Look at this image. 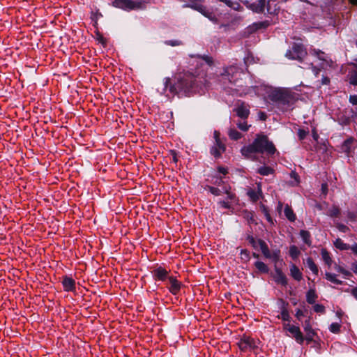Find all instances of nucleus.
Masks as SVG:
<instances>
[{"instance_id":"obj_37","label":"nucleus","mask_w":357,"mask_h":357,"mask_svg":"<svg viewBox=\"0 0 357 357\" xmlns=\"http://www.w3.org/2000/svg\"><path fill=\"white\" fill-rule=\"evenodd\" d=\"M353 141H354L353 138H350V139H348L344 141V144H343V149L345 151H347V152L349 151V146H350V144H352Z\"/></svg>"},{"instance_id":"obj_19","label":"nucleus","mask_w":357,"mask_h":357,"mask_svg":"<svg viewBox=\"0 0 357 357\" xmlns=\"http://www.w3.org/2000/svg\"><path fill=\"white\" fill-rule=\"evenodd\" d=\"M306 265L308 268L315 275H318L319 269L317 266L315 264L312 259L307 258L306 259Z\"/></svg>"},{"instance_id":"obj_10","label":"nucleus","mask_w":357,"mask_h":357,"mask_svg":"<svg viewBox=\"0 0 357 357\" xmlns=\"http://www.w3.org/2000/svg\"><path fill=\"white\" fill-rule=\"evenodd\" d=\"M235 112L237 115L242 119H246L250 114L249 107L244 102L239 104L235 109Z\"/></svg>"},{"instance_id":"obj_57","label":"nucleus","mask_w":357,"mask_h":357,"mask_svg":"<svg viewBox=\"0 0 357 357\" xmlns=\"http://www.w3.org/2000/svg\"><path fill=\"white\" fill-rule=\"evenodd\" d=\"M329 83V79L327 78V77H324L323 79H322V84H328Z\"/></svg>"},{"instance_id":"obj_56","label":"nucleus","mask_w":357,"mask_h":357,"mask_svg":"<svg viewBox=\"0 0 357 357\" xmlns=\"http://www.w3.org/2000/svg\"><path fill=\"white\" fill-rule=\"evenodd\" d=\"M351 250L356 254L357 255V244L353 245L351 247Z\"/></svg>"},{"instance_id":"obj_8","label":"nucleus","mask_w":357,"mask_h":357,"mask_svg":"<svg viewBox=\"0 0 357 357\" xmlns=\"http://www.w3.org/2000/svg\"><path fill=\"white\" fill-rule=\"evenodd\" d=\"M238 344L242 351L247 350L248 349H255L257 347V342L248 336H243Z\"/></svg>"},{"instance_id":"obj_28","label":"nucleus","mask_w":357,"mask_h":357,"mask_svg":"<svg viewBox=\"0 0 357 357\" xmlns=\"http://www.w3.org/2000/svg\"><path fill=\"white\" fill-rule=\"evenodd\" d=\"M257 172L263 176H268L273 174V169L269 167H261L258 169Z\"/></svg>"},{"instance_id":"obj_12","label":"nucleus","mask_w":357,"mask_h":357,"mask_svg":"<svg viewBox=\"0 0 357 357\" xmlns=\"http://www.w3.org/2000/svg\"><path fill=\"white\" fill-rule=\"evenodd\" d=\"M292 51L294 54L296 55L292 56V57H291L292 59L301 60L306 55V52L303 49V46L300 45H295L292 48Z\"/></svg>"},{"instance_id":"obj_47","label":"nucleus","mask_w":357,"mask_h":357,"mask_svg":"<svg viewBox=\"0 0 357 357\" xmlns=\"http://www.w3.org/2000/svg\"><path fill=\"white\" fill-rule=\"evenodd\" d=\"M167 43L172 46L180 45H181V42L179 40H169L167 42Z\"/></svg>"},{"instance_id":"obj_11","label":"nucleus","mask_w":357,"mask_h":357,"mask_svg":"<svg viewBox=\"0 0 357 357\" xmlns=\"http://www.w3.org/2000/svg\"><path fill=\"white\" fill-rule=\"evenodd\" d=\"M168 280L170 284L169 287V291L174 295L177 294L181 289V283L173 277H169Z\"/></svg>"},{"instance_id":"obj_29","label":"nucleus","mask_w":357,"mask_h":357,"mask_svg":"<svg viewBox=\"0 0 357 357\" xmlns=\"http://www.w3.org/2000/svg\"><path fill=\"white\" fill-rule=\"evenodd\" d=\"M326 278L331 281V282L337 284H341L342 283V281L339 280L336 278V275L335 274H332L330 273H326L325 274Z\"/></svg>"},{"instance_id":"obj_18","label":"nucleus","mask_w":357,"mask_h":357,"mask_svg":"<svg viewBox=\"0 0 357 357\" xmlns=\"http://www.w3.org/2000/svg\"><path fill=\"white\" fill-rule=\"evenodd\" d=\"M275 280L278 283H280L283 285H286L287 283L285 275L279 269L275 270Z\"/></svg>"},{"instance_id":"obj_2","label":"nucleus","mask_w":357,"mask_h":357,"mask_svg":"<svg viewBox=\"0 0 357 357\" xmlns=\"http://www.w3.org/2000/svg\"><path fill=\"white\" fill-rule=\"evenodd\" d=\"M194 77L190 73H179L176 77V82L174 84L170 82L169 78L165 81V93L167 96H174L176 94L183 92L188 93L192 88Z\"/></svg>"},{"instance_id":"obj_59","label":"nucleus","mask_w":357,"mask_h":357,"mask_svg":"<svg viewBox=\"0 0 357 357\" xmlns=\"http://www.w3.org/2000/svg\"><path fill=\"white\" fill-rule=\"evenodd\" d=\"M352 295L357 299V288L352 290Z\"/></svg>"},{"instance_id":"obj_1","label":"nucleus","mask_w":357,"mask_h":357,"mask_svg":"<svg viewBox=\"0 0 357 357\" xmlns=\"http://www.w3.org/2000/svg\"><path fill=\"white\" fill-rule=\"evenodd\" d=\"M276 149L273 144L265 135H257L252 144L241 149V153L247 158L254 159L255 153H266L272 155Z\"/></svg>"},{"instance_id":"obj_39","label":"nucleus","mask_w":357,"mask_h":357,"mask_svg":"<svg viewBox=\"0 0 357 357\" xmlns=\"http://www.w3.org/2000/svg\"><path fill=\"white\" fill-rule=\"evenodd\" d=\"M314 310L317 313H324L325 307L322 305L316 304L314 306Z\"/></svg>"},{"instance_id":"obj_25","label":"nucleus","mask_w":357,"mask_h":357,"mask_svg":"<svg viewBox=\"0 0 357 357\" xmlns=\"http://www.w3.org/2000/svg\"><path fill=\"white\" fill-rule=\"evenodd\" d=\"M300 236L302 238V239L303 240V241L307 245H311V240H310V234L309 231H305V230H301L300 231Z\"/></svg>"},{"instance_id":"obj_15","label":"nucleus","mask_w":357,"mask_h":357,"mask_svg":"<svg viewBox=\"0 0 357 357\" xmlns=\"http://www.w3.org/2000/svg\"><path fill=\"white\" fill-rule=\"evenodd\" d=\"M247 195L249 196L252 202H257L261 197V189L259 184L257 185V190L250 189L248 191Z\"/></svg>"},{"instance_id":"obj_38","label":"nucleus","mask_w":357,"mask_h":357,"mask_svg":"<svg viewBox=\"0 0 357 357\" xmlns=\"http://www.w3.org/2000/svg\"><path fill=\"white\" fill-rule=\"evenodd\" d=\"M261 241V239L255 240L252 237L249 238V242L252 245V247L255 249L259 248V242Z\"/></svg>"},{"instance_id":"obj_52","label":"nucleus","mask_w":357,"mask_h":357,"mask_svg":"<svg viewBox=\"0 0 357 357\" xmlns=\"http://www.w3.org/2000/svg\"><path fill=\"white\" fill-rule=\"evenodd\" d=\"M218 172L222 174H226L227 173V169L225 167H220L218 168Z\"/></svg>"},{"instance_id":"obj_50","label":"nucleus","mask_w":357,"mask_h":357,"mask_svg":"<svg viewBox=\"0 0 357 357\" xmlns=\"http://www.w3.org/2000/svg\"><path fill=\"white\" fill-rule=\"evenodd\" d=\"M347 218L351 221H354L356 220V215L353 212L349 211L347 213Z\"/></svg>"},{"instance_id":"obj_43","label":"nucleus","mask_w":357,"mask_h":357,"mask_svg":"<svg viewBox=\"0 0 357 357\" xmlns=\"http://www.w3.org/2000/svg\"><path fill=\"white\" fill-rule=\"evenodd\" d=\"M349 102L354 105H357V94L350 96Z\"/></svg>"},{"instance_id":"obj_4","label":"nucleus","mask_w":357,"mask_h":357,"mask_svg":"<svg viewBox=\"0 0 357 357\" xmlns=\"http://www.w3.org/2000/svg\"><path fill=\"white\" fill-rule=\"evenodd\" d=\"M113 5L116 8L126 10L140 9L142 7V2L132 0H114Z\"/></svg>"},{"instance_id":"obj_16","label":"nucleus","mask_w":357,"mask_h":357,"mask_svg":"<svg viewBox=\"0 0 357 357\" xmlns=\"http://www.w3.org/2000/svg\"><path fill=\"white\" fill-rule=\"evenodd\" d=\"M262 253L266 258L271 259L274 261H278L280 257V251L279 250H274L271 252L269 249H268Z\"/></svg>"},{"instance_id":"obj_24","label":"nucleus","mask_w":357,"mask_h":357,"mask_svg":"<svg viewBox=\"0 0 357 357\" xmlns=\"http://www.w3.org/2000/svg\"><path fill=\"white\" fill-rule=\"evenodd\" d=\"M321 257L325 264H327L328 266H331L333 261L330 257L329 252L326 250H321Z\"/></svg>"},{"instance_id":"obj_53","label":"nucleus","mask_w":357,"mask_h":357,"mask_svg":"<svg viewBox=\"0 0 357 357\" xmlns=\"http://www.w3.org/2000/svg\"><path fill=\"white\" fill-rule=\"evenodd\" d=\"M292 56H296L293 51L292 50H289L288 51L287 53H286V56L288 57L289 59H292L291 57H292Z\"/></svg>"},{"instance_id":"obj_17","label":"nucleus","mask_w":357,"mask_h":357,"mask_svg":"<svg viewBox=\"0 0 357 357\" xmlns=\"http://www.w3.org/2000/svg\"><path fill=\"white\" fill-rule=\"evenodd\" d=\"M290 273L292 278L296 280L300 281L302 279V273L299 268L295 265L291 264L290 266Z\"/></svg>"},{"instance_id":"obj_63","label":"nucleus","mask_w":357,"mask_h":357,"mask_svg":"<svg viewBox=\"0 0 357 357\" xmlns=\"http://www.w3.org/2000/svg\"><path fill=\"white\" fill-rule=\"evenodd\" d=\"M349 1L353 5H357V0H349Z\"/></svg>"},{"instance_id":"obj_36","label":"nucleus","mask_w":357,"mask_h":357,"mask_svg":"<svg viewBox=\"0 0 357 357\" xmlns=\"http://www.w3.org/2000/svg\"><path fill=\"white\" fill-rule=\"evenodd\" d=\"M237 126L239 129H241V130L243 131H247L250 126L249 125L247 124V123L245 121H243V122H239L237 123Z\"/></svg>"},{"instance_id":"obj_26","label":"nucleus","mask_w":357,"mask_h":357,"mask_svg":"<svg viewBox=\"0 0 357 357\" xmlns=\"http://www.w3.org/2000/svg\"><path fill=\"white\" fill-rule=\"evenodd\" d=\"M340 214V210L338 206L333 205L327 212V215L334 218L338 217Z\"/></svg>"},{"instance_id":"obj_6","label":"nucleus","mask_w":357,"mask_h":357,"mask_svg":"<svg viewBox=\"0 0 357 357\" xmlns=\"http://www.w3.org/2000/svg\"><path fill=\"white\" fill-rule=\"evenodd\" d=\"M241 73L240 69L237 66H230L225 69L222 75L230 82L234 83L236 82L235 77L240 75Z\"/></svg>"},{"instance_id":"obj_31","label":"nucleus","mask_w":357,"mask_h":357,"mask_svg":"<svg viewBox=\"0 0 357 357\" xmlns=\"http://www.w3.org/2000/svg\"><path fill=\"white\" fill-rule=\"evenodd\" d=\"M317 295L314 290H310L307 294V301L312 304L316 301Z\"/></svg>"},{"instance_id":"obj_5","label":"nucleus","mask_w":357,"mask_h":357,"mask_svg":"<svg viewBox=\"0 0 357 357\" xmlns=\"http://www.w3.org/2000/svg\"><path fill=\"white\" fill-rule=\"evenodd\" d=\"M284 329L291 333V337H293L298 343L303 344L304 337L299 327L290 324H284Z\"/></svg>"},{"instance_id":"obj_22","label":"nucleus","mask_w":357,"mask_h":357,"mask_svg":"<svg viewBox=\"0 0 357 357\" xmlns=\"http://www.w3.org/2000/svg\"><path fill=\"white\" fill-rule=\"evenodd\" d=\"M311 54L317 56V58L321 60V61H325V62H327L328 61V56L327 55L320 51V50H312V52H311Z\"/></svg>"},{"instance_id":"obj_54","label":"nucleus","mask_w":357,"mask_h":357,"mask_svg":"<svg viewBox=\"0 0 357 357\" xmlns=\"http://www.w3.org/2000/svg\"><path fill=\"white\" fill-rule=\"evenodd\" d=\"M259 118L261 120L264 121L266 119V115L264 112H259Z\"/></svg>"},{"instance_id":"obj_60","label":"nucleus","mask_w":357,"mask_h":357,"mask_svg":"<svg viewBox=\"0 0 357 357\" xmlns=\"http://www.w3.org/2000/svg\"><path fill=\"white\" fill-rule=\"evenodd\" d=\"M227 194L228 195V197L229 199H232L234 197V195L228 192L227 190L226 191Z\"/></svg>"},{"instance_id":"obj_30","label":"nucleus","mask_w":357,"mask_h":357,"mask_svg":"<svg viewBox=\"0 0 357 357\" xmlns=\"http://www.w3.org/2000/svg\"><path fill=\"white\" fill-rule=\"evenodd\" d=\"M289 255L292 259H297L300 255V251L296 245H291L289 248Z\"/></svg>"},{"instance_id":"obj_49","label":"nucleus","mask_w":357,"mask_h":357,"mask_svg":"<svg viewBox=\"0 0 357 357\" xmlns=\"http://www.w3.org/2000/svg\"><path fill=\"white\" fill-rule=\"evenodd\" d=\"M304 315V313L303 312L300 310V309H298L296 312V317L298 318V320L301 319V317H303Z\"/></svg>"},{"instance_id":"obj_35","label":"nucleus","mask_w":357,"mask_h":357,"mask_svg":"<svg viewBox=\"0 0 357 357\" xmlns=\"http://www.w3.org/2000/svg\"><path fill=\"white\" fill-rule=\"evenodd\" d=\"M241 258L244 261H248L250 260L249 252L247 250H242L241 251Z\"/></svg>"},{"instance_id":"obj_44","label":"nucleus","mask_w":357,"mask_h":357,"mask_svg":"<svg viewBox=\"0 0 357 357\" xmlns=\"http://www.w3.org/2000/svg\"><path fill=\"white\" fill-rule=\"evenodd\" d=\"M281 317L283 320L287 321L289 319V313L287 310H284L281 313Z\"/></svg>"},{"instance_id":"obj_34","label":"nucleus","mask_w":357,"mask_h":357,"mask_svg":"<svg viewBox=\"0 0 357 357\" xmlns=\"http://www.w3.org/2000/svg\"><path fill=\"white\" fill-rule=\"evenodd\" d=\"M350 84L356 86L357 85V72H352L349 77Z\"/></svg>"},{"instance_id":"obj_21","label":"nucleus","mask_w":357,"mask_h":357,"mask_svg":"<svg viewBox=\"0 0 357 357\" xmlns=\"http://www.w3.org/2000/svg\"><path fill=\"white\" fill-rule=\"evenodd\" d=\"M255 266L260 273H266L268 272V268L267 265L262 261H256L255 263Z\"/></svg>"},{"instance_id":"obj_40","label":"nucleus","mask_w":357,"mask_h":357,"mask_svg":"<svg viewBox=\"0 0 357 357\" xmlns=\"http://www.w3.org/2000/svg\"><path fill=\"white\" fill-rule=\"evenodd\" d=\"M337 228L340 231H342V232H347L349 231V227H347L346 225H342V224H340V223H337Z\"/></svg>"},{"instance_id":"obj_51","label":"nucleus","mask_w":357,"mask_h":357,"mask_svg":"<svg viewBox=\"0 0 357 357\" xmlns=\"http://www.w3.org/2000/svg\"><path fill=\"white\" fill-rule=\"evenodd\" d=\"M203 59L208 65H211L213 63V59L211 57L204 56Z\"/></svg>"},{"instance_id":"obj_58","label":"nucleus","mask_w":357,"mask_h":357,"mask_svg":"<svg viewBox=\"0 0 357 357\" xmlns=\"http://www.w3.org/2000/svg\"><path fill=\"white\" fill-rule=\"evenodd\" d=\"M312 136L315 140H317L319 135L315 130H313Z\"/></svg>"},{"instance_id":"obj_32","label":"nucleus","mask_w":357,"mask_h":357,"mask_svg":"<svg viewBox=\"0 0 357 357\" xmlns=\"http://www.w3.org/2000/svg\"><path fill=\"white\" fill-rule=\"evenodd\" d=\"M335 245L337 248H339L340 250H347L348 249V245L343 243V241L338 238L335 242Z\"/></svg>"},{"instance_id":"obj_7","label":"nucleus","mask_w":357,"mask_h":357,"mask_svg":"<svg viewBox=\"0 0 357 357\" xmlns=\"http://www.w3.org/2000/svg\"><path fill=\"white\" fill-rule=\"evenodd\" d=\"M246 6L256 13H261L264 10L266 0H246Z\"/></svg>"},{"instance_id":"obj_61","label":"nucleus","mask_w":357,"mask_h":357,"mask_svg":"<svg viewBox=\"0 0 357 357\" xmlns=\"http://www.w3.org/2000/svg\"><path fill=\"white\" fill-rule=\"evenodd\" d=\"M313 72L315 74V75L317 76L319 73V69L314 67V68H313Z\"/></svg>"},{"instance_id":"obj_3","label":"nucleus","mask_w":357,"mask_h":357,"mask_svg":"<svg viewBox=\"0 0 357 357\" xmlns=\"http://www.w3.org/2000/svg\"><path fill=\"white\" fill-rule=\"evenodd\" d=\"M269 98L280 105H291L296 99L295 95L287 89H275L270 91Z\"/></svg>"},{"instance_id":"obj_33","label":"nucleus","mask_w":357,"mask_h":357,"mask_svg":"<svg viewBox=\"0 0 357 357\" xmlns=\"http://www.w3.org/2000/svg\"><path fill=\"white\" fill-rule=\"evenodd\" d=\"M330 331L333 333H338L340 331V324L338 323H333L330 326Z\"/></svg>"},{"instance_id":"obj_14","label":"nucleus","mask_w":357,"mask_h":357,"mask_svg":"<svg viewBox=\"0 0 357 357\" xmlns=\"http://www.w3.org/2000/svg\"><path fill=\"white\" fill-rule=\"evenodd\" d=\"M62 284L65 291H73L75 288V281L69 277H65L63 279Z\"/></svg>"},{"instance_id":"obj_55","label":"nucleus","mask_w":357,"mask_h":357,"mask_svg":"<svg viewBox=\"0 0 357 357\" xmlns=\"http://www.w3.org/2000/svg\"><path fill=\"white\" fill-rule=\"evenodd\" d=\"M220 133L218 131L214 132V137L215 139V142H217V139H220L219 137Z\"/></svg>"},{"instance_id":"obj_64","label":"nucleus","mask_w":357,"mask_h":357,"mask_svg":"<svg viewBox=\"0 0 357 357\" xmlns=\"http://www.w3.org/2000/svg\"><path fill=\"white\" fill-rule=\"evenodd\" d=\"M291 177L296 180L297 177H298V175L295 172H292L291 173Z\"/></svg>"},{"instance_id":"obj_62","label":"nucleus","mask_w":357,"mask_h":357,"mask_svg":"<svg viewBox=\"0 0 357 357\" xmlns=\"http://www.w3.org/2000/svg\"><path fill=\"white\" fill-rule=\"evenodd\" d=\"M220 204H221L222 206L224 207V208H228L229 207V205L225 202H222Z\"/></svg>"},{"instance_id":"obj_9","label":"nucleus","mask_w":357,"mask_h":357,"mask_svg":"<svg viewBox=\"0 0 357 357\" xmlns=\"http://www.w3.org/2000/svg\"><path fill=\"white\" fill-rule=\"evenodd\" d=\"M225 146L220 139H217V142L215 143L214 146L211 148V153L215 158H219L221 154L225 152Z\"/></svg>"},{"instance_id":"obj_41","label":"nucleus","mask_w":357,"mask_h":357,"mask_svg":"<svg viewBox=\"0 0 357 357\" xmlns=\"http://www.w3.org/2000/svg\"><path fill=\"white\" fill-rule=\"evenodd\" d=\"M335 269L337 270V271H338L345 275H349L350 274L348 271L345 270L344 268H343L342 267H341L340 266L336 265Z\"/></svg>"},{"instance_id":"obj_23","label":"nucleus","mask_w":357,"mask_h":357,"mask_svg":"<svg viewBox=\"0 0 357 357\" xmlns=\"http://www.w3.org/2000/svg\"><path fill=\"white\" fill-rule=\"evenodd\" d=\"M284 213L289 220L293 222L296 220L295 214L294 213L292 209L288 205L285 206Z\"/></svg>"},{"instance_id":"obj_42","label":"nucleus","mask_w":357,"mask_h":357,"mask_svg":"<svg viewBox=\"0 0 357 357\" xmlns=\"http://www.w3.org/2000/svg\"><path fill=\"white\" fill-rule=\"evenodd\" d=\"M259 248L261 250V252L266 251L268 249V247L265 241H260L259 242Z\"/></svg>"},{"instance_id":"obj_13","label":"nucleus","mask_w":357,"mask_h":357,"mask_svg":"<svg viewBox=\"0 0 357 357\" xmlns=\"http://www.w3.org/2000/svg\"><path fill=\"white\" fill-rule=\"evenodd\" d=\"M153 277L155 280L164 281L168 278V272L163 268L159 267L153 271Z\"/></svg>"},{"instance_id":"obj_46","label":"nucleus","mask_w":357,"mask_h":357,"mask_svg":"<svg viewBox=\"0 0 357 357\" xmlns=\"http://www.w3.org/2000/svg\"><path fill=\"white\" fill-rule=\"evenodd\" d=\"M321 192L324 195H326L328 192V185L326 183H323L321 185Z\"/></svg>"},{"instance_id":"obj_20","label":"nucleus","mask_w":357,"mask_h":357,"mask_svg":"<svg viewBox=\"0 0 357 357\" xmlns=\"http://www.w3.org/2000/svg\"><path fill=\"white\" fill-rule=\"evenodd\" d=\"M304 330L307 333V337L312 339L313 335H314V332L312 328L310 320H306L305 321Z\"/></svg>"},{"instance_id":"obj_48","label":"nucleus","mask_w":357,"mask_h":357,"mask_svg":"<svg viewBox=\"0 0 357 357\" xmlns=\"http://www.w3.org/2000/svg\"><path fill=\"white\" fill-rule=\"evenodd\" d=\"M210 192L215 195H220V190L216 188H214V187H211L210 188Z\"/></svg>"},{"instance_id":"obj_45","label":"nucleus","mask_w":357,"mask_h":357,"mask_svg":"<svg viewBox=\"0 0 357 357\" xmlns=\"http://www.w3.org/2000/svg\"><path fill=\"white\" fill-rule=\"evenodd\" d=\"M307 135V132L304 130H299L298 137L300 139H303Z\"/></svg>"},{"instance_id":"obj_27","label":"nucleus","mask_w":357,"mask_h":357,"mask_svg":"<svg viewBox=\"0 0 357 357\" xmlns=\"http://www.w3.org/2000/svg\"><path fill=\"white\" fill-rule=\"evenodd\" d=\"M229 137L234 140H237L238 139H241L242 137V135L238 132L234 128L229 129L228 132Z\"/></svg>"}]
</instances>
